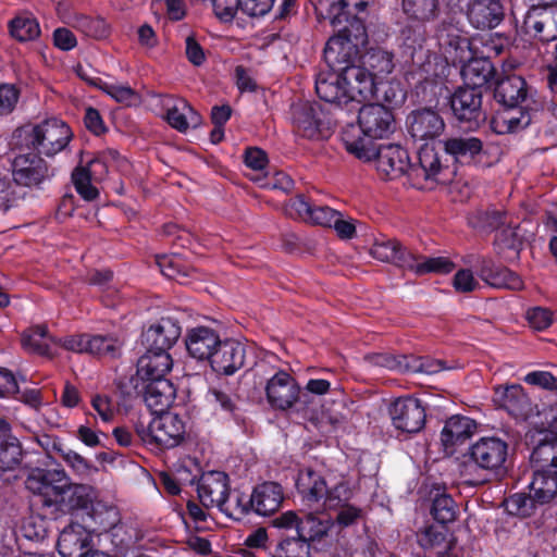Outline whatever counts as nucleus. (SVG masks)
I'll return each mask as SVG.
<instances>
[{
    "instance_id": "f257e3e1",
    "label": "nucleus",
    "mask_w": 557,
    "mask_h": 557,
    "mask_svg": "<svg viewBox=\"0 0 557 557\" xmlns=\"http://www.w3.org/2000/svg\"><path fill=\"white\" fill-rule=\"evenodd\" d=\"M346 150L364 161L374 160L376 169L388 180L407 175L417 189H433L437 184L450 180V170L441 162L438 152L429 145L422 146L417 162L411 163L408 151L399 145L376 146L366 138H355L350 132H343Z\"/></svg>"
},
{
    "instance_id": "f03ea898",
    "label": "nucleus",
    "mask_w": 557,
    "mask_h": 557,
    "mask_svg": "<svg viewBox=\"0 0 557 557\" xmlns=\"http://www.w3.org/2000/svg\"><path fill=\"white\" fill-rule=\"evenodd\" d=\"M25 487L46 513L55 518L87 509L96 498L91 485L72 483L63 469H35L27 475Z\"/></svg>"
},
{
    "instance_id": "7ed1b4c3",
    "label": "nucleus",
    "mask_w": 557,
    "mask_h": 557,
    "mask_svg": "<svg viewBox=\"0 0 557 557\" xmlns=\"http://www.w3.org/2000/svg\"><path fill=\"white\" fill-rule=\"evenodd\" d=\"M72 137L73 133L66 123L58 119H48L36 125L16 128L11 145L18 151L32 150L52 158L67 147Z\"/></svg>"
},
{
    "instance_id": "20e7f679",
    "label": "nucleus",
    "mask_w": 557,
    "mask_h": 557,
    "mask_svg": "<svg viewBox=\"0 0 557 557\" xmlns=\"http://www.w3.org/2000/svg\"><path fill=\"white\" fill-rule=\"evenodd\" d=\"M531 493L539 505L548 504L557 496V441H542L531 454Z\"/></svg>"
},
{
    "instance_id": "39448f33",
    "label": "nucleus",
    "mask_w": 557,
    "mask_h": 557,
    "mask_svg": "<svg viewBox=\"0 0 557 557\" xmlns=\"http://www.w3.org/2000/svg\"><path fill=\"white\" fill-rule=\"evenodd\" d=\"M136 432L144 443L169 449L184 442L186 429L177 413L166 411L158 413L147 425L138 423Z\"/></svg>"
},
{
    "instance_id": "423d86ee",
    "label": "nucleus",
    "mask_w": 557,
    "mask_h": 557,
    "mask_svg": "<svg viewBox=\"0 0 557 557\" xmlns=\"http://www.w3.org/2000/svg\"><path fill=\"white\" fill-rule=\"evenodd\" d=\"M358 125L363 136H356V127L349 125L344 132H350L355 138H366L373 143L394 133L396 122L393 112L380 103L358 108Z\"/></svg>"
},
{
    "instance_id": "0eeeda50",
    "label": "nucleus",
    "mask_w": 557,
    "mask_h": 557,
    "mask_svg": "<svg viewBox=\"0 0 557 557\" xmlns=\"http://www.w3.org/2000/svg\"><path fill=\"white\" fill-rule=\"evenodd\" d=\"M508 456V444L506 441L495 437H482L473 443L465 454V470L470 467L486 471L498 472L505 465Z\"/></svg>"
},
{
    "instance_id": "6e6552de",
    "label": "nucleus",
    "mask_w": 557,
    "mask_h": 557,
    "mask_svg": "<svg viewBox=\"0 0 557 557\" xmlns=\"http://www.w3.org/2000/svg\"><path fill=\"white\" fill-rule=\"evenodd\" d=\"M264 391L269 405L275 410L286 411L296 404L308 405L307 394L301 393L297 381L284 370L275 371L268 379Z\"/></svg>"
},
{
    "instance_id": "1a4fd4ad",
    "label": "nucleus",
    "mask_w": 557,
    "mask_h": 557,
    "mask_svg": "<svg viewBox=\"0 0 557 557\" xmlns=\"http://www.w3.org/2000/svg\"><path fill=\"white\" fill-rule=\"evenodd\" d=\"M54 172V168L32 150L20 151L12 162L13 181L24 187H39L51 180Z\"/></svg>"
},
{
    "instance_id": "9d476101",
    "label": "nucleus",
    "mask_w": 557,
    "mask_h": 557,
    "mask_svg": "<svg viewBox=\"0 0 557 557\" xmlns=\"http://www.w3.org/2000/svg\"><path fill=\"white\" fill-rule=\"evenodd\" d=\"M450 108L458 122L467 124L470 129L478 128L486 119L482 109V90L476 88L459 87L450 98Z\"/></svg>"
},
{
    "instance_id": "9b49d317",
    "label": "nucleus",
    "mask_w": 557,
    "mask_h": 557,
    "mask_svg": "<svg viewBox=\"0 0 557 557\" xmlns=\"http://www.w3.org/2000/svg\"><path fill=\"white\" fill-rule=\"evenodd\" d=\"M388 412L393 425L403 432L418 433L425 424V408L418 398L412 396L399 397L394 400Z\"/></svg>"
},
{
    "instance_id": "f8f14e48",
    "label": "nucleus",
    "mask_w": 557,
    "mask_h": 557,
    "mask_svg": "<svg viewBox=\"0 0 557 557\" xmlns=\"http://www.w3.org/2000/svg\"><path fill=\"white\" fill-rule=\"evenodd\" d=\"M342 81L348 96H354L350 103L359 106L362 101L372 99L375 92L385 88L384 81H375L370 72L361 65L354 64L341 72Z\"/></svg>"
},
{
    "instance_id": "ddd939ff",
    "label": "nucleus",
    "mask_w": 557,
    "mask_h": 557,
    "mask_svg": "<svg viewBox=\"0 0 557 557\" xmlns=\"http://www.w3.org/2000/svg\"><path fill=\"white\" fill-rule=\"evenodd\" d=\"M295 132L308 139L317 138L325 127V114L318 102L300 101L292 106Z\"/></svg>"
},
{
    "instance_id": "4468645a",
    "label": "nucleus",
    "mask_w": 557,
    "mask_h": 557,
    "mask_svg": "<svg viewBox=\"0 0 557 557\" xmlns=\"http://www.w3.org/2000/svg\"><path fill=\"white\" fill-rule=\"evenodd\" d=\"M182 334L180 322L171 317L161 318L141 335V342L150 351L169 352Z\"/></svg>"
},
{
    "instance_id": "2eb2a0df",
    "label": "nucleus",
    "mask_w": 557,
    "mask_h": 557,
    "mask_svg": "<svg viewBox=\"0 0 557 557\" xmlns=\"http://www.w3.org/2000/svg\"><path fill=\"white\" fill-rule=\"evenodd\" d=\"M245 359L246 347L244 344L235 339H220L209 362L214 372L232 375L244 367Z\"/></svg>"
},
{
    "instance_id": "dca6fc26",
    "label": "nucleus",
    "mask_w": 557,
    "mask_h": 557,
    "mask_svg": "<svg viewBox=\"0 0 557 557\" xmlns=\"http://www.w3.org/2000/svg\"><path fill=\"white\" fill-rule=\"evenodd\" d=\"M408 133L414 141L433 140L445 129L443 117L432 109L412 111L407 117Z\"/></svg>"
},
{
    "instance_id": "f3484780",
    "label": "nucleus",
    "mask_w": 557,
    "mask_h": 557,
    "mask_svg": "<svg viewBox=\"0 0 557 557\" xmlns=\"http://www.w3.org/2000/svg\"><path fill=\"white\" fill-rule=\"evenodd\" d=\"M351 496L352 492L348 484L342 481L333 486V492L326 498L324 509L337 512L335 522L342 528L352 525L362 518V509L349 503Z\"/></svg>"
},
{
    "instance_id": "a211bd4d",
    "label": "nucleus",
    "mask_w": 557,
    "mask_h": 557,
    "mask_svg": "<svg viewBox=\"0 0 557 557\" xmlns=\"http://www.w3.org/2000/svg\"><path fill=\"white\" fill-rule=\"evenodd\" d=\"M135 388L141 395L147 407L154 413L166 412L176 397V388L168 379L140 382V384H136Z\"/></svg>"
},
{
    "instance_id": "6ab92c4d",
    "label": "nucleus",
    "mask_w": 557,
    "mask_h": 557,
    "mask_svg": "<svg viewBox=\"0 0 557 557\" xmlns=\"http://www.w3.org/2000/svg\"><path fill=\"white\" fill-rule=\"evenodd\" d=\"M523 29L541 40L557 39V8H530L523 20Z\"/></svg>"
},
{
    "instance_id": "aec40b11",
    "label": "nucleus",
    "mask_w": 557,
    "mask_h": 557,
    "mask_svg": "<svg viewBox=\"0 0 557 557\" xmlns=\"http://www.w3.org/2000/svg\"><path fill=\"white\" fill-rule=\"evenodd\" d=\"M228 475L221 471L203 473L198 483V497L205 507L222 510L228 497Z\"/></svg>"
},
{
    "instance_id": "412c9836",
    "label": "nucleus",
    "mask_w": 557,
    "mask_h": 557,
    "mask_svg": "<svg viewBox=\"0 0 557 557\" xmlns=\"http://www.w3.org/2000/svg\"><path fill=\"white\" fill-rule=\"evenodd\" d=\"M324 60L334 72H343L359 59L360 51L351 42L337 35L332 36L324 48Z\"/></svg>"
},
{
    "instance_id": "4be33fe9",
    "label": "nucleus",
    "mask_w": 557,
    "mask_h": 557,
    "mask_svg": "<svg viewBox=\"0 0 557 557\" xmlns=\"http://www.w3.org/2000/svg\"><path fill=\"white\" fill-rule=\"evenodd\" d=\"M296 486L306 502L319 503L323 500V508L326 507V498L333 492V486L329 487L325 479L309 467L299 470Z\"/></svg>"
},
{
    "instance_id": "5701e85b",
    "label": "nucleus",
    "mask_w": 557,
    "mask_h": 557,
    "mask_svg": "<svg viewBox=\"0 0 557 557\" xmlns=\"http://www.w3.org/2000/svg\"><path fill=\"white\" fill-rule=\"evenodd\" d=\"M495 400L517 419L527 420L532 413V404L521 385L497 387Z\"/></svg>"
},
{
    "instance_id": "b1692460",
    "label": "nucleus",
    "mask_w": 557,
    "mask_h": 557,
    "mask_svg": "<svg viewBox=\"0 0 557 557\" xmlns=\"http://www.w3.org/2000/svg\"><path fill=\"white\" fill-rule=\"evenodd\" d=\"M163 107L166 110L168 123L181 133H186L190 126L197 127L201 123L200 114L184 99L166 97Z\"/></svg>"
},
{
    "instance_id": "393cba45",
    "label": "nucleus",
    "mask_w": 557,
    "mask_h": 557,
    "mask_svg": "<svg viewBox=\"0 0 557 557\" xmlns=\"http://www.w3.org/2000/svg\"><path fill=\"white\" fill-rule=\"evenodd\" d=\"M172 366L173 361L169 352L146 349L137 361L136 375L140 382L164 380Z\"/></svg>"
},
{
    "instance_id": "a878e982",
    "label": "nucleus",
    "mask_w": 557,
    "mask_h": 557,
    "mask_svg": "<svg viewBox=\"0 0 557 557\" xmlns=\"http://www.w3.org/2000/svg\"><path fill=\"white\" fill-rule=\"evenodd\" d=\"M346 91L341 73L331 70V72L320 73L317 76L315 92L325 102L339 107L347 106L354 96H348Z\"/></svg>"
},
{
    "instance_id": "bb28decb",
    "label": "nucleus",
    "mask_w": 557,
    "mask_h": 557,
    "mask_svg": "<svg viewBox=\"0 0 557 557\" xmlns=\"http://www.w3.org/2000/svg\"><path fill=\"white\" fill-rule=\"evenodd\" d=\"M532 122L531 114L521 107H504L491 120V128L498 135L517 133L528 127Z\"/></svg>"
},
{
    "instance_id": "cd10ccee",
    "label": "nucleus",
    "mask_w": 557,
    "mask_h": 557,
    "mask_svg": "<svg viewBox=\"0 0 557 557\" xmlns=\"http://www.w3.org/2000/svg\"><path fill=\"white\" fill-rule=\"evenodd\" d=\"M219 342L220 337L214 330L198 326L188 331L185 345L190 357L209 361Z\"/></svg>"
},
{
    "instance_id": "c85d7f7f",
    "label": "nucleus",
    "mask_w": 557,
    "mask_h": 557,
    "mask_svg": "<svg viewBox=\"0 0 557 557\" xmlns=\"http://www.w3.org/2000/svg\"><path fill=\"white\" fill-rule=\"evenodd\" d=\"M469 22L478 29L496 27L504 18L499 0H475L468 10Z\"/></svg>"
},
{
    "instance_id": "c756f323",
    "label": "nucleus",
    "mask_w": 557,
    "mask_h": 557,
    "mask_svg": "<svg viewBox=\"0 0 557 557\" xmlns=\"http://www.w3.org/2000/svg\"><path fill=\"white\" fill-rule=\"evenodd\" d=\"M476 431V423L468 417L455 416L448 419L441 433L444 449L450 454Z\"/></svg>"
},
{
    "instance_id": "7c9ffc66",
    "label": "nucleus",
    "mask_w": 557,
    "mask_h": 557,
    "mask_svg": "<svg viewBox=\"0 0 557 557\" xmlns=\"http://www.w3.org/2000/svg\"><path fill=\"white\" fill-rule=\"evenodd\" d=\"M373 258L382 262L393 263L403 269L412 262V251L408 250L396 238L382 237L374 242L370 250Z\"/></svg>"
},
{
    "instance_id": "2f4dec72",
    "label": "nucleus",
    "mask_w": 557,
    "mask_h": 557,
    "mask_svg": "<svg viewBox=\"0 0 557 557\" xmlns=\"http://www.w3.org/2000/svg\"><path fill=\"white\" fill-rule=\"evenodd\" d=\"M480 277L492 287L520 290L523 288L521 277L506 267L496 265L492 260H482Z\"/></svg>"
},
{
    "instance_id": "473e14b6",
    "label": "nucleus",
    "mask_w": 557,
    "mask_h": 557,
    "mask_svg": "<svg viewBox=\"0 0 557 557\" xmlns=\"http://www.w3.org/2000/svg\"><path fill=\"white\" fill-rule=\"evenodd\" d=\"M251 498L255 513L270 516L281 507L283 488L276 482H263L253 488Z\"/></svg>"
},
{
    "instance_id": "72a5a7b5",
    "label": "nucleus",
    "mask_w": 557,
    "mask_h": 557,
    "mask_svg": "<svg viewBox=\"0 0 557 557\" xmlns=\"http://www.w3.org/2000/svg\"><path fill=\"white\" fill-rule=\"evenodd\" d=\"M527 96V83L520 75H507L496 82L494 97L504 107H519Z\"/></svg>"
},
{
    "instance_id": "f704fd0d",
    "label": "nucleus",
    "mask_w": 557,
    "mask_h": 557,
    "mask_svg": "<svg viewBox=\"0 0 557 557\" xmlns=\"http://www.w3.org/2000/svg\"><path fill=\"white\" fill-rule=\"evenodd\" d=\"M97 166H101L104 171L106 163L98 158L88 161L86 166H77L72 173L73 185L78 195L87 200L92 201L99 197L98 188L92 184L97 181Z\"/></svg>"
},
{
    "instance_id": "c9c22d12",
    "label": "nucleus",
    "mask_w": 557,
    "mask_h": 557,
    "mask_svg": "<svg viewBox=\"0 0 557 557\" xmlns=\"http://www.w3.org/2000/svg\"><path fill=\"white\" fill-rule=\"evenodd\" d=\"M495 67L488 58H474L462 66L465 86L482 90L495 76Z\"/></svg>"
},
{
    "instance_id": "e433bc0d",
    "label": "nucleus",
    "mask_w": 557,
    "mask_h": 557,
    "mask_svg": "<svg viewBox=\"0 0 557 557\" xmlns=\"http://www.w3.org/2000/svg\"><path fill=\"white\" fill-rule=\"evenodd\" d=\"M436 37L440 45L447 52H455L456 57L459 58H462L459 52H463L469 47L467 36L451 17L441 22L436 30Z\"/></svg>"
},
{
    "instance_id": "4c0bfd02",
    "label": "nucleus",
    "mask_w": 557,
    "mask_h": 557,
    "mask_svg": "<svg viewBox=\"0 0 557 557\" xmlns=\"http://www.w3.org/2000/svg\"><path fill=\"white\" fill-rule=\"evenodd\" d=\"M443 145L445 152L457 162H470L483 150V141L474 136L449 137Z\"/></svg>"
},
{
    "instance_id": "58836bf2",
    "label": "nucleus",
    "mask_w": 557,
    "mask_h": 557,
    "mask_svg": "<svg viewBox=\"0 0 557 557\" xmlns=\"http://www.w3.org/2000/svg\"><path fill=\"white\" fill-rule=\"evenodd\" d=\"M509 221L508 212L496 207L475 210L468 216L469 225L481 232L498 231L507 225Z\"/></svg>"
},
{
    "instance_id": "ea45409f",
    "label": "nucleus",
    "mask_w": 557,
    "mask_h": 557,
    "mask_svg": "<svg viewBox=\"0 0 557 557\" xmlns=\"http://www.w3.org/2000/svg\"><path fill=\"white\" fill-rule=\"evenodd\" d=\"M334 521L331 518H321L314 513H304L298 522L297 536L310 546L325 537Z\"/></svg>"
},
{
    "instance_id": "a19ab883",
    "label": "nucleus",
    "mask_w": 557,
    "mask_h": 557,
    "mask_svg": "<svg viewBox=\"0 0 557 557\" xmlns=\"http://www.w3.org/2000/svg\"><path fill=\"white\" fill-rule=\"evenodd\" d=\"M362 66L375 81H383L394 69L393 54L380 48L370 49L362 57Z\"/></svg>"
},
{
    "instance_id": "79ce46f5",
    "label": "nucleus",
    "mask_w": 557,
    "mask_h": 557,
    "mask_svg": "<svg viewBox=\"0 0 557 557\" xmlns=\"http://www.w3.org/2000/svg\"><path fill=\"white\" fill-rule=\"evenodd\" d=\"M401 8L409 20L422 24L435 20L440 13L438 0H403Z\"/></svg>"
},
{
    "instance_id": "37998d69",
    "label": "nucleus",
    "mask_w": 557,
    "mask_h": 557,
    "mask_svg": "<svg viewBox=\"0 0 557 557\" xmlns=\"http://www.w3.org/2000/svg\"><path fill=\"white\" fill-rule=\"evenodd\" d=\"M337 30V36L351 42L358 49L364 46L368 41L366 26L357 14H347L344 12L342 16V24L334 27Z\"/></svg>"
},
{
    "instance_id": "c03bdc74",
    "label": "nucleus",
    "mask_w": 557,
    "mask_h": 557,
    "mask_svg": "<svg viewBox=\"0 0 557 557\" xmlns=\"http://www.w3.org/2000/svg\"><path fill=\"white\" fill-rule=\"evenodd\" d=\"M78 531L75 527L70 525L65 528L58 540V550L63 557H81L83 556V549L86 547L87 537L82 532V528L77 525Z\"/></svg>"
},
{
    "instance_id": "a18cd8bd",
    "label": "nucleus",
    "mask_w": 557,
    "mask_h": 557,
    "mask_svg": "<svg viewBox=\"0 0 557 557\" xmlns=\"http://www.w3.org/2000/svg\"><path fill=\"white\" fill-rule=\"evenodd\" d=\"M407 270L414 272L417 275L426 273L447 274L455 269V264L446 257L424 258L412 252V262H409Z\"/></svg>"
},
{
    "instance_id": "49530a36",
    "label": "nucleus",
    "mask_w": 557,
    "mask_h": 557,
    "mask_svg": "<svg viewBox=\"0 0 557 557\" xmlns=\"http://www.w3.org/2000/svg\"><path fill=\"white\" fill-rule=\"evenodd\" d=\"M450 533L445 524L428 525L418 533V543L424 549H450Z\"/></svg>"
},
{
    "instance_id": "de8ad7c7",
    "label": "nucleus",
    "mask_w": 557,
    "mask_h": 557,
    "mask_svg": "<svg viewBox=\"0 0 557 557\" xmlns=\"http://www.w3.org/2000/svg\"><path fill=\"white\" fill-rule=\"evenodd\" d=\"M11 35L18 41L34 40L40 35L37 20L28 13L15 16L9 23Z\"/></svg>"
},
{
    "instance_id": "09e8293b",
    "label": "nucleus",
    "mask_w": 557,
    "mask_h": 557,
    "mask_svg": "<svg viewBox=\"0 0 557 557\" xmlns=\"http://www.w3.org/2000/svg\"><path fill=\"white\" fill-rule=\"evenodd\" d=\"M48 329L46 325H36L23 332L21 344L29 352L49 356V345L46 343Z\"/></svg>"
},
{
    "instance_id": "8fccbe9b",
    "label": "nucleus",
    "mask_w": 557,
    "mask_h": 557,
    "mask_svg": "<svg viewBox=\"0 0 557 557\" xmlns=\"http://www.w3.org/2000/svg\"><path fill=\"white\" fill-rule=\"evenodd\" d=\"M121 342L112 335H88L87 352L98 357L115 358L120 355Z\"/></svg>"
},
{
    "instance_id": "3c124183",
    "label": "nucleus",
    "mask_w": 557,
    "mask_h": 557,
    "mask_svg": "<svg viewBox=\"0 0 557 557\" xmlns=\"http://www.w3.org/2000/svg\"><path fill=\"white\" fill-rule=\"evenodd\" d=\"M311 547L297 535L282 537L272 553V557H310Z\"/></svg>"
},
{
    "instance_id": "603ef678",
    "label": "nucleus",
    "mask_w": 557,
    "mask_h": 557,
    "mask_svg": "<svg viewBox=\"0 0 557 557\" xmlns=\"http://www.w3.org/2000/svg\"><path fill=\"white\" fill-rule=\"evenodd\" d=\"M22 446L16 437L0 440V470L10 471L17 468L22 461Z\"/></svg>"
},
{
    "instance_id": "864d4df0",
    "label": "nucleus",
    "mask_w": 557,
    "mask_h": 557,
    "mask_svg": "<svg viewBox=\"0 0 557 557\" xmlns=\"http://www.w3.org/2000/svg\"><path fill=\"white\" fill-rule=\"evenodd\" d=\"M431 515L440 524L454 522L457 517V505L447 494L436 495L432 502Z\"/></svg>"
},
{
    "instance_id": "5fc2aeb1",
    "label": "nucleus",
    "mask_w": 557,
    "mask_h": 557,
    "mask_svg": "<svg viewBox=\"0 0 557 557\" xmlns=\"http://www.w3.org/2000/svg\"><path fill=\"white\" fill-rule=\"evenodd\" d=\"M539 505L533 493L527 495L524 493H516L505 500L506 510L513 516L529 517L534 512L535 506Z\"/></svg>"
},
{
    "instance_id": "6e6d98bb",
    "label": "nucleus",
    "mask_w": 557,
    "mask_h": 557,
    "mask_svg": "<svg viewBox=\"0 0 557 557\" xmlns=\"http://www.w3.org/2000/svg\"><path fill=\"white\" fill-rule=\"evenodd\" d=\"M157 264L161 273L171 280H178L188 275L187 267L177 255L158 257Z\"/></svg>"
},
{
    "instance_id": "4d7b16f0",
    "label": "nucleus",
    "mask_w": 557,
    "mask_h": 557,
    "mask_svg": "<svg viewBox=\"0 0 557 557\" xmlns=\"http://www.w3.org/2000/svg\"><path fill=\"white\" fill-rule=\"evenodd\" d=\"M222 512H225L230 517L240 520L243 517L253 512L252 498L244 494H237L234 502L226 500L223 506Z\"/></svg>"
},
{
    "instance_id": "13d9d810",
    "label": "nucleus",
    "mask_w": 557,
    "mask_h": 557,
    "mask_svg": "<svg viewBox=\"0 0 557 557\" xmlns=\"http://www.w3.org/2000/svg\"><path fill=\"white\" fill-rule=\"evenodd\" d=\"M494 243L502 250L509 249L519 251L521 247V240L517 234L516 227L512 226L511 220L507 225L497 231Z\"/></svg>"
},
{
    "instance_id": "bf43d9fd",
    "label": "nucleus",
    "mask_w": 557,
    "mask_h": 557,
    "mask_svg": "<svg viewBox=\"0 0 557 557\" xmlns=\"http://www.w3.org/2000/svg\"><path fill=\"white\" fill-rule=\"evenodd\" d=\"M20 99V89L14 84H0V116L14 111Z\"/></svg>"
},
{
    "instance_id": "052dcab7",
    "label": "nucleus",
    "mask_w": 557,
    "mask_h": 557,
    "mask_svg": "<svg viewBox=\"0 0 557 557\" xmlns=\"http://www.w3.org/2000/svg\"><path fill=\"white\" fill-rule=\"evenodd\" d=\"M527 319L536 331H543L553 323V312L543 307H534L528 310Z\"/></svg>"
},
{
    "instance_id": "680f3d73",
    "label": "nucleus",
    "mask_w": 557,
    "mask_h": 557,
    "mask_svg": "<svg viewBox=\"0 0 557 557\" xmlns=\"http://www.w3.org/2000/svg\"><path fill=\"white\" fill-rule=\"evenodd\" d=\"M336 213L337 210H334L329 206H320L314 203L307 222L324 227H332V223L336 219Z\"/></svg>"
},
{
    "instance_id": "e2e57ef3",
    "label": "nucleus",
    "mask_w": 557,
    "mask_h": 557,
    "mask_svg": "<svg viewBox=\"0 0 557 557\" xmlns=\"http://www.w3.org/2000/svg\"><path fill=\"white\" fill-rule=\"evenodd\" d=\"M91 406L103 422H111L114 419L116 411L109 396L95 395L91 399Z\"/></svg>"
},
{
    "instance_id": "0e129e2a",
    "label": "nucleus",
    "mask_w": 557,
    "mask_h": 557,
    "mask_svg": "<svg viewBox=\"0 0 557 557\" xmlns=\"http://www.w3.org/2000/svg\"><path fill=\"white\" fill-rule=\"evenodd\" d=\"M212 4L215 15L224 22L232 21L242 10V0H212Z\"/></svg>"
},
{
    "instance_id": "69168bd1",
    "label": "nucleus",
    "mask_w": 557,
    "mask_h": 557,
    "mask_svg": "<svg viewBox=\"0 0 557 557\" xmlns=\"http://www.w3.org/2000/svg\"><path fill=\"white\" fill-rule=\"evenodd\" d=\"M275 0H242V11L250 17L267 15L273 8Z\"/></svg>"
},
{
    "instance_id": "338daca9",
    "label": "nucleus",
    "mask_w": 557,
    "mask_h": 557,
    "mask_svg": "<svg viewBox=\"0 0 557 557\" xmlns=\"http://www.w3.org/2000/svg\"><path fill=\"white\" fill-rule=\"evenodd\" d=\"M62 458L66 462V465L78 474L85 475L88 474L92 469H95L90 461H88L74 450L70 449L67 451H63Z\"/></svg>"
},
{
    "instance_id": "774afa93",
    "label": "nucleus",
    "mask_w": 557,
    "mask_h": 557,
    "mask_svg": "<svg viewBox=\"0 0 557 557\" xmlns=\"http://www.w3.org/2000/svg\"><path fill=\"white\" fill-rule=\"evenodd\" d=\"M313 205L304 195H297L289 200L287 210L290 215L295 213L299 219L307 222Z\"/></svg>"
}]
</instances>
